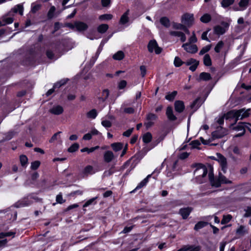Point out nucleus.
<instances>
[{"label":"nucleus","instance_id":"3","mask_svg":"<svg viewBox=\"0 0 251 251\" xmlns=\"http://www.w3.org/2000/svg\"><path fill=\"white\" fill-rule=\"evenodd\" d=\"M250 125L247 123L244 122H240L235 127H233V129L237 131H241V132L238 134L235 135L234 136L235 137H238L243 136L246 131V128L248 129L250 131H251V129L249 127V126Z\"/></svg>","mask_w":251,"mask_h":251},{"label":"nucleus","instance_id":"31","mask_svg":"<svg viewBox=\"0 0 251 251\" xmlns=\"http://www.w3.org/2000/svg\"><path fill=\"white\" fill-rule=\"evenodd\" d=\"M203 64L206 66H210L212 65V61L210 55L206 54L203 57Z\"/></svg>","mask_w":251,"mask_h":251},{"label":"nucleus","instance_id":"46","mask_svg":"<svg viewBox=\"0 0 251 251\" xmlns=\"http://www.w3.org/2000/svg\"><path fill=\"white\" fill-rule=\"evenodd\" d=\"M40 162L39 161L36 160L34 162H32L31 163L30 168L31 170H37L40 165Z\"/></svg>","mask_w":251,"mask_h":251},{"label":"nucleus","instance_id":"28","mask_svg":"<svg viewBox=\"0 0 251 251\" xmlns=\"http://www.w3.org/2000/svg\"><path fill=\"white\" fill-rule=\"evenodd\" d=\"M199 78L200 80L207 81L210 80L211 77L209 73L202 72L200 74Z\"/></svg>","mask_w":251,"mask_h":251},{"label":"nucleus","instance_id":"54","mask_svg":"<svg viewBox=\"0 0 251 251\" xmlns=\"http://www.w3.org/2000/svg\"><path fill=\"white\" fill-rule=\"evenodd\" d=\"M197 42V39L194 32H193L192 36L189 39V43H195Z\"/></svg>","mask_w":251,"mask_h":251},{"label":"nucleus","instance_id":"23","mask_svg":"<svg viewBox=\"0 0 251 251\" xmlns=\"http://www.w3.org/2000/svg\"><path fill=\"white\" fill-rule=\"evenodd\" d=\"M151 175H152V174L148 175L145 178H144L142 181H141L138 184V185L136 186L135 189L133 191V192H134L135 191L138 190V189L142 188L143 187L145 186L148 182L149 179L151 177Z\"/></svg>","mask_w":251,"mask_h":251},{"label":"nucleus","instance_id":"26","mask_svg":"<svg viewBox=\"0 0 251 251\" xmlns=\"http://www.w3.org/2000/svg\"><path fill=\"white\" fill-rule=\"evenodd\" d=\"M108 25L107 24H101L97 27V31L99 33L103 34L106 32L108 29Z\"/></svg>","mask_w":251,"mask_h":251},{"label":"nucleus","instance_id":"21","mask_svg":"<svg viewBox=\"0 0 251 251\" xmlns=\"http://www.w3.org/2000/svg\"><path fill=\"white\" fill-rule=\"evenodd\" d=\"M182 248L183 251H200L201 249L199 246L194 245H185Z\"/></svg>","mask_w":251,"mask_h":251},{"label":"nucleus","instance_id":"11","mask_svg":"<svg viewBox=\"0 0 251 251\" xmlns=\"http://www.w3.org/2000/svg\"><path fill=\"white\" fill-rule=\"evenodd\" d=\"M209 180L213 186L219 187L221 186V182L220 180L219 176L218 178H214V174L213 171L211 170L208 173Z\"/></svg>","mask_w":251,"mask_h":251},{"label":"nucleus","instance_id":"40","mask_svg":"<svg viewBox=\"0 0 251 251\" xmlns=\"http://www.w3.org/2000/svg\"><path fill=\"white\" fill-rule=\"evenodd\" d=\"M20 160L21 164L23 167H25L26 166L28 159L25 155H21L20 156Z\"/></svg>","mask_w":251,"mask_h":251},{"label":"nucleus","instance_id":"35","mask_svg":"<svg viewBox=\"0 0 251 251\" xmlns=\"http://www.w3.org/2000/svg\"><path fill=\"white\" fill-rule=\"evenodd\" d=\"M207 225V223L203 221L199 222L197 223L194 227V229L196 230H198L204 226H205Z\"/></svg>","mask_w":251,"mask_h":251},{"label":"nucleus","instance_id":"2","mask_svg":"<svg viewBox=\"0 0 251 251\" xmlns=\"http://www.w3.org/2000/svg\"><path fill=\"white\" fill-rule=\"evenodd\" d=\"M251 109H245L242 108L239 110H233L230 111L228 114L231 115L233 117L236 119V122L238 120H242L247 118L250 115V111Z\"/></svg>","mask_w":251,"mask_h":251},{"label":"nucleus","instance_id":"12","mask_svg":"<svg viewBox=\"0 0 251 251\" xmlns=\"http://www.w3.org/2000/svg\"><path fill=\"white\" fill-rule=\"evenodd\" d=\"M192 211V208L189 207L182 208L179 209V214L182 216L183 219H186L188 218Z\"/></svg>","mask_w":251,"mask_h":251},{"label":"nucleus","instance_id":"59","mask_svg":"<svg viewBox=\"0 0 251 251\" xmlns=\"http://www.w3.org/2000/svg\"><path fill=\"white\" fill-rule=\"evenodd\" d=\"M134 111V109L133 107H126L124 109V112L127 114H132Z\"/></svg>","mask_w":251,"mask_h":251},{"label":"nucleus","instance_id":"62","mask_svg":"<svg viewBox=\"0 0 251 251\" xmlns=\"http://www.w3.org/2000/svg\"><path fill=\"white\" fill-rule=\"evenodd\" d=\"M101 5L103 7H108L110 5V0H101Z\"/></svg>","mask_w":251,"mask_h":251},{"label":"nucleus","instance_id":"6","mask_svg":"<svg viewBox=\"0 0 251 251\" xmlns=\"http://www.w3.org/2000/svg\"><path fill=\"white\" fill-rule=\"evenodd\" d=\"M148 49L150 52H152L154 50L157 54H160L162 50V48L158 46L157 42L155 40H152L149 42Z\"/></svg>","mask_w":251,"mask_h":251},{"label":"nucleus","instance_id":"10","mask_svg":"<svg viewBox=\"0 0 251 251\" xmlns=\"http://www.w3.org/2000/svg\"><path fill=\"white\" fill-rule=\"evenodd\" d=\"M182 47L187 52L190 53H195L198 50V49L196 45L191 44L189 43L183 44Z\"/></svg>","mask_w":251,"mask_h":251},{"label":"nucleus","instance_id":"18","mask_svg":"<svg viewBox=\"0 0 251 251\" xmlns=\"http://www.w3.org/2000/svg\"><path fill=\"white\" fill-rule=\"evenodd\" d=\"M103 158L105 162L109 163L114 158V155L112 151H107L104 152Z\"/></svg>","mask_w":251,"mask_h":251},{"label":"nucleus","instance_id":"17","mask_svg":"<svg viewBox=\"0 0 251 251\" xmlns=\"http://www.w3.org/2000/svg\"><path fill=\"white\" fill-rule=\"evenodd\" d=\"M166 116L168 119L172 121L176 120V116L174 114L173 108L171 106H168L166 109Z\"/></svg>","mask_w":251,"mask_h":251},{"label":"nucleus","instance_id":"38","mask_svg":"<svg viewBox=\"0 0 251 251\" xmlns=\"http://www.w3.org/2000/svg\"><path fill=\"white\" fill-rule=\"evenodd\" d=\"M14 19L12 17H8L3 21H0V27L1 26L5 25L7 24H10L13 23Z\"/></svg>","mask_w":251,"mask_h":251},{"label":"nucleus","instance_id":"30","mask_svg":"<svg viewBox=\"0 0 251 251\" xmlns=\"http://www.w3.org/2000/svg\"><path fill=\"white\" fill-rule=\"evenodd\" d=\"M111 146L115 151H118L123 149V144L121 143H114L111 145Z\"/></svg>","mask_w":251,"mask_h":251},{"label":"nucleus","instance_id":"8","mask_svg":"<svg viewBox=\"0 0 251 251\" xmlns=\"http://www.w3.org/2000/svg\"><path fill=\"white\" fill-rule=\"evenodd\" d=\"M250 0H240L237 5H234L232 9L235 11H243L247 8Z\"/></svg>","mask_w":251,"mask_h":251},{"label":"nucleus","instance_id":"45","mask_svg":"<svg viewBox=\"0 0 251 251\" xmlns=\"http://www.w3.org/2000/svg\"><path fill=\"white\" fill-rule=\"evenodd\" d=\"M224 45V42L222 41H219L214 48L215 52L219 53L221 50L222 49Z\"/></svg>","mask_w":251,"mask_h":251},{"label":"nucleus","instance_id":"15","mask_svg":"<svg viewBox=\"0 0 251 251\" xmlns=\"http://www.w3.org/2000/svg\"><path fill=\"white\" fill-rule=\"evenodd\" d=\"M11 12L15 14L23 15L24 12V7L22 4H17L11 9Z\"/></svg>","mask_w":251,"mask_h":251},{"label":"nucleus","instance_id":"37","mask_svg":"<svg viewBox=\"0 0 251 251\" xmlns=\"http://www.w3.org/2000/svg\"><path fill=\"white\" fill-rule=\"evenodd\" d=\"M236 232L237 234L243 235L246 233H247V230L246 229L245 226H240L239 228L236 229Z\"/></svg>","mask_w":251,"mask_h":251},{"label":"nucleus","instance_id":"16","mask_svg":"<svg viewBox=\"0 0 251 251\" xmlns=\"http://www.w3.org/2000/svg\"><path fill=\"white\" fill-rule=\"evenodd\" d=\"M96 171L94 169V167L91 165L86 166L82 171V174L84 176H88V175H91L94 174Z\"/></svg>","mask_w":251,"mask_h":251},{"label":"nucleus","instance_id":"22","mask_svg":"<svg viewBox=\"0 0 251 251\" xmlns=\"http://www.w3.org/2000/svg\"><path fill=\"white\" fill-rule=\"evenodd\" d=\"M181 22L184 25L190 26L193 25L194 22L193 17H182Z\"/></svg>","mask_w":251,"mask_h":251},{"label":"nucleus","instance_id":"34","mask_svg":"<svg viewBox=\"0 0 251 251\" xmlns=\"http://www.w3.org/2000/svg\"><path fill=\"white\" fill-rule=\"evenodd\" d=\"M160 23L166 27H168L170 25V20L167 17H162L160 20Z\"/></svg>","mask_w":251,"mask_h":251},{"label":"nucleus","instance_id":"14","mask_svg":"<svg viewBox=\"0 0 251 251\" xmlns=\"http://www.w3.org/2000/svg\"><path fill=\"white\" fill-rule=\"evenodd\" d=\"M171 36L180 37V41L182 42H184L186 40V37L184 33L178 31H171L169 32Z\"/></svg>","mask_w":251,"mask_h":251},{"label":"nucleus","instance_id":"55","mask_svg":"<svg viewBox=\"0 0 251 251\" xmlns=\"http://www.w3.org/2000/svg\"><path fill=\"white\" fill-rule=\"evenodd\" d=\"M184 25L181 24L174 23L173 28L176 29H183L184 28Z\"/></svg>","mask_w":251,"mask_h":251},{"label":"nucleus","instance_id":"24","mask_svg":"<svg viewBox=\"0 0 251 251\" xmlns=\"http://www.w3.org/2000/svg\"><path fill=\"white\" fill-rule=\"evenodd\" d=\"M41 7V4L37 2L32 3L31 5V12L35 14Z\"/></svg>","mask_w":251,"mask_h":251},{"label":"nucleus","instance_id":"20","mask_svg":"<svg viewBox=\"0 0 251 251\" xmlns=\"http://www.w3.org/2000/svg\"><path fill=\"white\" fill-rule=\"evenodd\" d=\"M31 203V201L28 200V198H25L21 201H19L15 204V206L17 207H21L24 206H26L30 205Z\"/></svg>","mask_w":251,"mask_h":251},{"label":"nucleus","instance_id":"50","mask_svg":"<svg viewBox=\"0 0 251 251\" xmlns=\"http://www.w3.org/2000/svg\"><path fill=\"white\" fill-rule=\"evenodd\" d=\"M244 211L245 213L243 215L244 217L248 218L251 217V206H247L244 209Z\"/></svg>","mask_w":251,"mask_h":251},{"label":"nucleus","instance_id":"32","mask_svg":"<svg viewBox=\"0 0 251 251\" xmlns=\"http://www.w3.org/2000/svg\"><path fill=\"white\" fill-rule=\"evenodd\" d=\"M221 184H231L232 181L228 180L225 176L222 175L221 173L219 174Z\"/></svg>","mask_w":251,"mask_h":251},{"label":"nucleus","instance_id":"33","mask_svg":"<svg viewBox=\"0 0 251 251\" xmlns=\"http://www.w3.org/2000/svg\"><path fill=\"white\" fill-rule=\"evenodd\" d=\"M152 139V135L150 132H147L143 136V141L146 143H150Z\"/></svg>","mask_w":251,"mask_h":251},{"label":"nucleus","instance_id":"52","mask_svg":"<svg viewBox=\"0 0 251 251\" xmlns=\"http://www.w3.org/2000/svg\"><path fill=\"white\" fill-rule=\"evenodd\" d=\"M56 201L57 203L62 204L65 201V200L63 199L62 194L60 193L56 197Z\"/></svg>","mask_w":251,"mask_h":251},{"label":"nucleus","instance_id":"4","mask_svg":"<svg viewBox=\"0 0 251 251\" xmlns=\"http://www.w3.org/2000/svg\"><path fill=\"white\" fill-rule=\"evenodd\" d=\"M65 25L66 26H68L72 29L75 28L76 30L78 31H85L88 27V25L86 23L82 22H76L74 24L67 23Z\"/></svg>","mask_w":251,"mask_h":251},{"label":"nucleus","instance_id":"25","mask_svg":"<svg viewBox=\"0 0 251 251\" xmlns=\"http://www.w3.org/2000/svg\"><path fill=\"white\" fill-rule=\"evenodd\" d=\"M109 95V91L107 89H104L102 91L101 97L99 98V99L102 102L105 101L108 98Z\"/></svg>","mask_w":251,"mask_h":251},{"label":"nucleus","instance_id":"9","mask_svg":"<svg viewBox=\"0 0 251 251\" xmlns=\"http://www.w3.org/2000/svg\"><path fill=\"white\" fill-rule=\"evenodd\" d=\"M227 134V131L226 128L222 127L221 126L218 127L216 130L212 133V135L214 138H221Z\"/></svg>","mask_w":251,"mask_h":251},{"label":"nucleus","instance_id":"5","mask_svg":"<svg viewBox=\"0 0 251 251\" xmlns=\"http://www.w3.org/2000/svg\"><path fill=\"white\" fill-rule=\"evenodd\" d=\"M229 25L228 23L223 22L221 25H216L214 27V32L217 35H223L227 30Z\"/></svg>","mask_w":251,"mask_h":251},{"label":"nucleus","instance_id":"47","mask_svg":"<svg viewBox=\"0 0 251 251\" xmlns=\"http://www.w3.org/2000/svg\"><path fill=\"white\" fill-rule=\"evenodd\" d=\"M79 148V145L77 143H74L68 150L70 152H74L76 151Z\"/></svg>","mask_w":251,"mask_h":251},{"label":"nucleus","instance_id":"51","mask_svg":"<svg viewBox=\"0 0 251 251\" xmlns=\"http://www.w3.org/2000/svg\"><path fill=\"white\" fill-rule=\"evenodd\" d=\"M183 63V62L182 61V60L179 57L177 56L175 58L174 65L176 67H180Z\"/></svg>","mask_w":251,"mask_h":251},{"label":"nucleus","instance_id":"58","mask_svg":"<svg viewBox=\"0 0 251 251\" xmlns=\"http://www.w3.org/2000/svg\"><path fill=\"white\" fill-rule=\"evenodd\" d=\"M126 81L125 80L121 81L118 84V88L119 89H124L126 85Z\"/></svg>","mask_w":251,"mask_h":251},{"label":"nucleus","instance_id":"41","mask_svg":"<svg viewBox=\"0 0 251 251\" xmlns=\"http://www.w3.org/2000/svg\"><path fill=\"white\" fill-rule=\"evenodd\" d=\"M232 216L230 215H224L221 221V224L225 225L230 222L232 219Z\"/></svg>","mask_w":251,"mask_h":251},{"label":"nucleus","instance_id":"63","mask_svg":"<svg viewBox=\"0 0 251 251\" xmlns=\"http://www.w3.org/2000/svg\"><path fill=\"white\" fill-rule=\"evenodd\" d=\"M199 64V61H197L196 62L194 63L193 65H191V66L189 67V70L192 72L195 71L196 70Z\"/></svg>","mask_w":251,"mask_h":251},{"label":"nucleus","instance_id":"49","mask_svg":"<svg viewBox=\"0 0 251 251\" xmlns=\"http://www.w3.org/2000/svg\"><path fill=\"white\" fill-rule=\"evenodd\" d=\"M157 118V116L153 113H149L147 115L146 117V120L147 121H151L153 122L154 121L156 120Z\"/></svg>","mask_w":251,"mask_h":251},{"label":"nucleus","instance_id":"48","mask_svg":"<svg viewBox=\"0 0 251 251\" xmlns=\"http://www.w3.org/2000/svg\"><path fill=\"white\" fill-rule=\"evenodd\" d=\"M211 45L206 46L202 48V49L200 50L199 52V54L200 55H202L204 53L207 52L211 49Z\"/></svg>","mask_w":251,"mask_h":251},{"label":"nucleus","instance_id":"27","mask_svg":"<svg viewBox=\"0 0 251 251\" xmlns=\"http://www.w3.org/2000/svg\"><path fill=\"white\" fill-rule=\"evenodd\" d=\"M99 198L98 196H96L94 198H93L89 200H88L87 201L85 202V203L83 204V207H86L90 205H95L97 203V201L96 200L98 199Z\"/></svg>","mask_w":251,"mask_h":251},{"label":"nucleus","instance_id":"29","mask_svg":"<svg viewBox=\"0 0 251 251\" xmlns=\"http://www.w3.org/2000/svg\"><path fill=\"white\" fill-rule=\"evenodd\" d=\"M125 55L124 52L121 51H118L113 55V58L116 60H121L124 58Z\"/></svg>","mask_w":251,"mask_h":251},{"label":"nucleus","instance_id":"44","mask_svg":"<svg viewBox=\"0 0 251 251\" xmlns=\"http://www.w3.org/2000/svg\"><path fill=\"white\" fill-rule=\"evenodd\" d=\"M128 17H121L119 23L121 25H126V26H127L128 25Z\"/></svg>","mask_w":251,"mask_h":251},{"label":"nucleus","instance_id":"60","mask_svg":"<svg viewBox=\"0 0 251 251\" xmlns=\"http://www.w3.org/2000/svg\"><path fill=\"white\" fill-rule=\"evenodd\" d=\"M211 17H201L200 20L204 23H207L211 20Z\"/></svg>","mask_w":251,"mask_h":251},{"label":"nucleus","instance_id":"19","mask_svg":"<svg viewBox=\"0 0 251 251\" xmlns=\"http://www.w3.org/2000/svg\"><path fill=\"white\" fill-rule=\"evenodd\" d=\"M64 110L63 107L59 105H54L50 110V112L54 115H60L62 114Z\"/></svg>","mask_w":251,"mask_h":251},{"label":"nucleus","instance_id":"7","mask_svg":"<svg viewBox=\"0 0 251 251\" xmlns=\"http://www.w3.org/2000/svg\"><path fill=\"white\" fill-rule=\"evenodd\" d=\"M217 158L216 160L219 163L222 171L226 173L227 169L226 159L220 153L217 154Z\"/></svg>","mask_w":251,"mask_h":251},{"label":"nucleus","instance_id":"36","mask_svg":"<svg viewBox=\"0 0 251 251\" xmlns=\"http://www.w3.org/2000/svg\"><path fill=\"white\" fill-rule=\"evenodd\" d=\"M98 115L97 110L95 109H93L87 113V117L90 119H95Z\"/></svg>","mask_w":251,"mask_h":251},{"label":"nucleus","instance_id":"39","mask_svg":"<svg viewBox=\"0 0 251 251\" xmlns=\"http://www.w3.org/2000/svg\"><path fill=\"white\" fill-rule=\"evenodd\" d=\"M15 132L13 131H10L5 134V137L3 141H8L11 140L14 136Z\"/></svg>","mask_w":251,"mask_h":251},{"label":"nucleus","instance_id":"64","mask_svg":"<svg viewBox=\"0 0 251 251\" xmlns=\"http://www.w3.org/2000/svg\"><path fill=\"white\" fill-rule=\"evenodd\" d=\"M141 75L142 77H144L146 74V68L145 66L142 65L140 67Z\"/></svg>","mask_w":251,"mask_h":251},{"label":"nucleus","instance_id":"56","mask_svg":"<svg viewBox=\"0 0 251 251\" xmlns=\"http://www.w3.org/2000/svg\"><path fill=\"white\" fill-rule=\"evenodd\" d=\"M210 30V29H208L207 30H206V31H204L202 33V35H201V38L202 40H206L208 42H210V40H209V39L208 38L207 35V34L208 33V32Z\"/></svg>","mask_w":251,"mask_h":251},{"label":"nucleus","instance_id":"42","mask_svg":"<svg viewBox=\"0 0 251 251\" xmlns=\"http://www.w3.org/2000/svg\"><path fill=\"white\" fill-rule=\"evenodd\" d=\"M234 2V0H222L221 5L223 7L226 8L232 4Z\"/></svg>","mask_w":251,"mask_h":251},{"label":"nucleus","instance_id":"1","mask_svg":"<svg viewBox=\"0 0 251 251\" xmlns=\"http://www.w3.org/2000/svg\"><path fill=\"white\" fill-rule=\"evenodd\" d=\"M196 167L194 172L196 181L198 183H202L204 182V177L207 174V169L205 165L202 164H196Z\"/></svg>","mask_w":251,"mask_h":251},{"label":"nucleus","instance_id":"61","mask_svg":"<svg viewBox=\"0 0 251 251\" xmlns=\"http://www.w3.org/2000/svg\"><path fill=\"white\" fill-rule=\"evenodd\" d=\"M61 133V131H58L56 132V133L54 134L51 137V138L49 140V142L50 143H52L57 139V136Z\"/></svg>","mask_w":251,"mask_h":251},{"label":"nucleus","instance_id":"57","mask_svg":"<svg viewBox=\"0 0 251 251\" xmlns=\"http://www.w3.org/2000/svg\"><path fill=\"white\" fill-rule=\"evenodd\" d=\"M101 125L105 127H110L112 126L111 122L108 120H103L101 122Z\"/></svg>","mask_w":251,"mask_h":251},{"label":"nucleus","instance_id":"43","mask_svg":"<svg viewBox=\"0 0 251 251\" xmlns=\"http://www.w3.org/2000/svg\"><path fill=\"white\" fill-rule=\"evenodd\" d=\"M177 94V92L176 91H173V92L168 94L165 96L166 99L169 100L170 101L173 100Z\"/></svg>","mask_w":251,"mask_h":251},{"label":"nucleus","instance_id":"13","mask_svg":"<svg viewBox=\"0 0 251 251\" xmlns=\"http://www.w3.org/2000/svg\"><path fill=\"white\" fill-rule=\"evenodd\" d=\"M175 111L178 113H181L185 108L183 101L182 100H176L174 103Z\"/></svg>","mask_w":251,"mask_h":251},{"label":"nucleus","instance_id":"53","mask_svg":"<svg viewBox=\"0 0 251 251\" xmlns=\"http://www.w3.org/2000/svg\"><path fill=\"white\" fill-rule=\"evenodd\" d=\"M200 100V99L199 98L196 99L191 105V108H196V109H197L200 106V103H198Z\"/></svg>","mask_w":251,"mask_h":251}]
</instances>
